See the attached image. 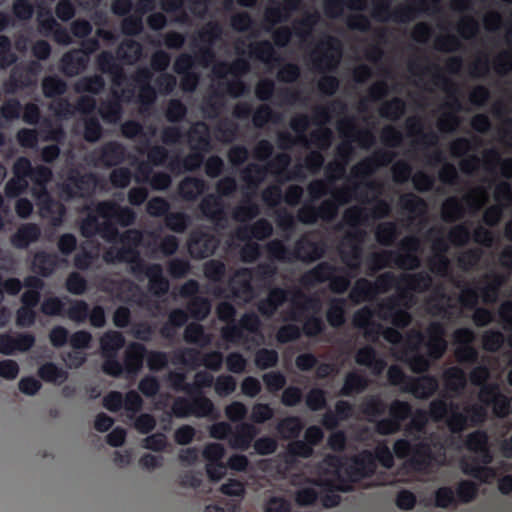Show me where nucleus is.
Wrapping results in <instances>:
<instances>
[{
  "label": "nucleus",
  "instance_id": "48",
  "mask_svg": "<svg viewBox=\"0 0 512 512\" xmlns=\"http://www.w3.org/2000/svg\"><path fill=\"white\" fill-rule=\"evenodd\" d=\"M97 67L105 74L113 76V82L118 84V80L123 78V69L116 62L115 57L110 51H103L97 56Z\"/></svg>",
  "mask_w": 512,
  "mask_h": 512
},
{
  "label": "nucleus",
  "instance_id": "25",
  "mask_svg": "<svg viewBox=\"0 0 512 512\" xmlns=\"http://www.w3.org/2000/svg\"><path fill=\"white\" fill-rule=\"evenodd\" d=\"M272 233V224L267 219L260 218L252 225L239 227L235 232V236L240 241H249L252 238L262 241L269 238Z\"/></svg>",
  "mask_w": 512,
  "mask_h": 512
},
{
  "label": "nucleus",
  "instance_id": "41",
  "mask_svg": "<svg viewBox=\"0 0 512 512\" xmlns=\"http://www.w3.org/2000/svg\"><path fill=\"white\" fill-rule=\"evenodd\" d=\"M372 281L366 278H359L349 292L350 301L355 304L372 301L377 295Z\"/></svg>",
  "mask_w": 512,
  "mask_h": 512
},
{
  "label": "nucleus",
  "instance_id": "38",
  "mask_svg": "<svg viewBox=\"0 0 512 512\" xmlns=\"http://www.w3.org/2000/svg\"><path fill=\"white\" fill-rule=\"evenodd\" d=\"M147 354L146 347L138 342L131 343L124 356V367L128 373H137L143 366Z\"/></svg>",
  "mask_w": 512,
  "mask_h": 512
},
{
  "label": "nucleus",
  "instance_id": "24",
  "mask_svg": "<svg viewBox=\"0 0 512 512\" xmlns=\"http://www.w3.org/2000/svg\"><path fill=\"white\" fill-rule=\"evenodd\" d=\"M438 387L439 383L435 376L423 375L419 378H411L409 385L402 390L412 393L418 399H428L434 395Z\"/></svg>",
  "mask_w": 512,
  "mask_h": 512
},
{
  "label": "nucleus",
  "instance_id": "9",
  "mask_svg": "<svg viewBox=\"0 0 512 512\" xmlns=\"http://www.w3.org/2000/svg\"><path fill=\"white\" fill-rule=\"evenodd\" d=\"M97 214L107 220H113L122 227H128L135 223L137 215L128 206H120L112 200L100 201L95 205Z\"/></svg>",
  "mask_w": 512,
  "mask_h": 512
},
{
  "label": "nucleus",
  "instance_id": "51",
  "mask_svg": "<svg viewBox=\"0 0 512 512\" xmlns=\"http://www.w3.org/2000/svg\"><path fill=\"white\" fill-rule=\"evenodd\" d=\"M125 345V338L119 331L109 330L100 338L102 355L118 354V351Z\"/></svg>",
  "mask_w": 512,
  "mask_h": 512
},
{
  "label": "nucleus",
  "instance_id": "53",
  "mask_svg": "<svg viewBox=\"0 0 512 512\" xmlns=\"http://www.w3.org/2000/svg\"><path fill=\"white\" fill-rule=\"evenodd\" d=\"M184 340L189 344L204 348L211 343V335L205 331L203 325L192 322L185 328Z\"/></svg>",
  "mask_w": 512,
  "mask_h": 512
},
{
  "label": "nucleus",
  "instance_id": "4",
  "mask_svg": "<svg viewBox=\"0 0 512 512\" xmlns=\"http://www.w3.org/2000/svg\"><path fill=\"white\" fill-rule=\"evenodd\" d=\"M421 241L417 236H405L399 243L398 250H392L393 266L404 270L413 271L421 266Z\"/></svg>",
  "mask_w": 512,
  "mask_h": 512
},
{
  "label": "nucleus",
  "instance_id": "29",
  "mask_svg": "<svg viewBox=\"0 0 512 512\" xmlns=\"http://www.w3.org/2000/svg\"><path fill=\"white\" fill-rule=\"evenodd\" d=\"M98 113L105 123H118L123 114L121 95L117 91H113L111 97L100 103Z\"/></svg>",
  "mask_w": 512,
  "mask_h": 512
},
{
  "label": "nucleus",
  "instance_id": "55",
  "mask_svg": "<svg viewBox=\"0 0 512 512\" xmlns=\"http://www.w3.org/2000/svg\"><path fill=\"white\" fill-rule=\"evenodd\" d=\"M465 208L462 201L456 197H448L442 204V219L447 223H453L464 216Z\"/></svg>",
  "mask_w": 512,
  "mask_h": 512
},
{
  "label": "nucleus",
  "instance_id": "34",
  "mask_svg": "<svg viewBox=\"0 0 512 512\" xmlns=\"http://www.w3.org/2000/svg\"><path fill=\"white\" fill-rule=\"evenodd\" d=\"M484 285L479 287L481 299L485 304L495 303L500 289L505 282V277L499 273H489L483 277Z\"/></svg>",
  "mask_w": 512,
  "mask_h": 512
},
{
  "label": "nucleus",
  "instance_id": "17",
  "mask_svg": "<svg viewBox=\"0 0 512 512\" xmlns=\"http://www.w3.org/2000/svg\"><path fill=\"white\" fill-rule=\"evenodd\" d=\"M412 295L401 291L397 295L387 297L381 301L375 310L376 316L384 321H389L400 307H411Z\"/></svg>",
  "mask_w": 512,
  "mask_h": 512
},
{
  "label": "nucleus",
  "instance_id": "63",
  "mask_svg": "<svg viewBox=\"0 0 512 512\" xmlns=\"http://www.w3.org/2000/svg\"><path fill=\"white\" fill-rule=\"evenodd\" d=\"M38 376L45 382H63L68 378V373L53 362H46L38 368Z\"/></svg>",
  "mask_w": 512,
  "mask_h": 512
},
{
  "label": "nucleus",
  "instance_id": "61",
  "mask_svg": "<svg viewBox=\"0 0 512 512\" xmlns=\"http://www.w3.org/2000/svg\"><path fill=\"white\" fill-rule=\"evenodd\" d=\"M405 111L406 103L400 97H394L386 101L379 109L380 116L391 121L399 120Z\"/></svg>",
  "mask_w": 512,
  "mask_h": 512
},
{
  "label": "nucleus",
  "instance_id": "3",
  "mask_svg": "<svg viewBox=\"0 0 512 512\" xmlns=\"http://www.w3.org/2000/svg\"><path fill=\"white\" fill-rule=\"evenodd\" d=\"M435 10H438L440 0H431ZM429 10L428 0H410L408 3L391 9V0H374L372 17L385 22L391 20L396 23L406 24L415 20L421 13Z\"/></svg>",
  "mask_w": 512,
  "mask_h": 512
},
{
  "label": "nucleus",
  "instance_id": "42",
  "mask_svg": "<svg viewBox=\"0 0 512 512\" xmlns=\"http://www.w3.org/2000/svg\"><path fill=\"white\" fill-rule=\"evenodd\" d=\"M261 213L260 206L251 195H244L241 203L233 209L232 217L235 221L245 223L255 219Z\"/></svg>",
  "mask_w": 512,
  "mask_h": 512
},
{
  "label": "nucleus",
  "instance_id": "62",
  "mask_svg": "<svg viewBox=\"0 0 512 512\" xmlns=\"http://www.w3.org/2000/svg\"><path fill=\"white\" fill-rule=\"evenodd\" d=\"M42 91L46 98H56L67 91V84L57 75H49L42 80Z\"/></svg>",
  "mask_w": 512,
  "mask_h": 512
},
{
  "label": "nucleus",
  "instance_id": "21",
  "mask_svg": "<svg viewBox=\"0 0 512 512\" xmlns=\"http://www.w3.org/2000/svg\"><path fill=\"white\" fill-rule=\"evenodd\" d=\"M95 177L93 174H76L68 178L63 186V192L68 198H81L93 190Z\"/></svg>",
  "mask_w": 512,
  "mask_h": 512
},
{
  "label": "nucleus",
  "instance_id": "1",
  "mask_svg": "<svg viewBox=\"0 0 512 512\" xmlns=\"http://www.w3.org/2000/svg\"><path fill=\"white\" fill-rule=\"evenodd\" d=\"M446 329L439 321L431 322L425 332L412 329L406 335L404 361L412 372H427L433 361L440 360L446 353L448 343Z\"/></svg>",
  "mask_w": 512,
  "mask_h": 512
},
{
  "label": "nucleus",
  "instance_id": "50",
  "mask_svg": "<svg viewBox=\"0 0 512 512\" xmlns=\"http://www.w3.org/2000/svg\"><path fill=\"white\" fill-rule=\"evenodd\" d=\"M268 174V167L257 163L248 164L242 171L241 177L247 185L256 190Z\"/></svg>",
  "mask_w": 512,
  "mask_h": 512
},
{
  "label": "nucleus",
  "instance_id": "36",
  "mask_svg": "<svg viewBox=\"0 0 512 512\" xmlns=\"http://www.w3.org/2000/svg\"><path fill=\"white\" fill-rule=\"evenodd\" d=\"M400 280L405 287L406 292L423 293L431 289L433 279L426 271H420L411 274H402Z\"/></svg>",
  "mask_w": 512,
  "mask_h": 512
},
{
  "label": "nucleus",
  "instance_id": "31",
  "mask_svg": "<svg viewBox=\"0 0 512 512\" xmlns=\"http://www.w3.org/2000/svg\"><path fill=\"white\" fill-rule=\"evenodd\" d=\"M60 258L56 253L38 251L31 262V270L42 277H49L59 266Z\"/></svg>",
  "mask_w": 512,
  "mask_h": 512
},
{
  "label": "nucleus",
  "instance_id": "56",
  "mask_svg": "<svg viewBox=\"0 0 512 512\" xmlns=\"http://www.w3.org/2000/svg\"><path fill=\"white\" fill-rule=\"evenodd\" d=\"M304 425L297 416H288L277 424V431L284 439H296L302 432Z\"/></svg>",
  "mask_w": 512,
  "mask_h": 512
},
{
  "label": "nucleus",
  "instance_id": "45",
  "mask_svg": "<svg viewBox=\"0 0 512 512\" xmlns=\"http://www.w3.org/2000/svg\"><path fill=\"white\" fill-rule=\"evenodd\" d=\"M366 274L374 276L380 270L393 266L392 250H382L370 253L365 260Z\"/></svg>",
  "mask_w": 512,
  "mask_h": 512
},
{
  "label": "nucleus",
  "instance_id": "32",
  "mask_svg": "<svg viewBox=\"0 0 512 512\" xmlns=\"http://www.w3.org/2000/svg\"><path fill=\"white\" fill-rule=\"evenodd\" d=\"M53 176L51 168L44 165H37L33 167L30 180L33 184L39 189L41 195L45 197L42 203V208L45 210H49L50 206L53 204V200L47 193V184L51 181Z\"/></svg>",
  "mask_w": 512,
  "mask_h": 512
},
{
  "label": "nucleus",
  "instance_id": "12",
  "mask_svg": "<svg viewBox=\"0 0 512 512\" xmlns=\"http://www.w3.org/2000/svg\"><path fill=\"white\" fill-rule=\"evenodd\" d=\"M198 209L204 218L216 226L224 227L227 223L223 200L216 194L211 193L204 196Z\"/></svg>",
  "mask_w": 512,
  "mask_h": 512
},
{
  "label": "nucleus",
  "instance_id": "30",
  "mask_svg": "<svg viewBox=\"0 0 512 512\" xmlns=\"http://www.w3.org/2000/svg\"><path fill=\"white\" fill-rule=\"evenodd\" d=\"M339 131L345 137L357 142L360 147L369 149L375 143L374 134L368 129H357L351 119L344 120L339 124Z\"/></svg>",
  "mask_w": 512,
  "mask_h": 512
},
{
  "label": "nucleus",
  "instance_id": "60",
  "mask_svg": "<svg viewBox=\"0 0 512 512\" xmlns=\"http://www.w3.org/2000/svg\"><path fill=\"white\" fill-rule=\"evenodd\" d=\"M346 301L343 298L333 299L326 312V319L330 326L339 328L345 323Z\"/></svg>",
  "mask_w": 512,
  "mask_h": 512
},
{
  "label": "nucleus",
  "instance_id": "19",
  "mask_svg": "<svg viewBox=\"0 0 512 512\" xmlns=\"http://www.w3.org/2000/svg\"><path fill=\"white\" fill-rule=\"evenodd\" d=\"M142 240V231L138 229H128L120 233L119 239L117 241L121 243L120 248H126L130 251V254L127 255L135 263V266H132L133 271H136V268L144 267V263L141 260L140 253L138 251V247L141 245Z\"/></svg>",
  "mask_w": 512,
  "mask_h": 512
},
{
  "label": "nucleus",
  "instance_id": "28",
  "mask_svg": "<svg viewBox=\"0 0 512 512\" xmlns=\"http://www.w3.org/2000/svg\"><path fill=\"white\" fill-rule=\"evenodd\" d=\"M339 271H344V268L323 261L302 276V283L307 286L322 284L329 281L331 276Z\"/></svg>",
  "mask_w": 512,
  "mask_h": 512
},
{
  "label": "nucleus",
  "instance_id": "16",
  "mask_svg": "<svg viewBox=\"0 0 512 512\" xmlns=\"http://www.w3.org/2000/svg\"><path fill=\"white\" fill-rule=\"evenodd\" d=\"M434 459L432 447L427 441L415 442L406 466L415 472H426Z\"/></svg>",
  "mask_w": 512,
  "mask_h": 512
},
{
  "label": "nucleus",
  "instance_id": "20",
  "mask_svg": "<svg viewBox=\"0 0 512 512\" xmlns=\"http://www.w3.org/2000/svg\"><path fill=\"white\" fill-rule=\"evenodd\" d=\"M291 304L292 308L288 312L287 319L295 322L302 321L305 312L310 310L317 311L319 308L317 299L305 295L300 290L293 291Z\"/></svg>",
  "mask_w": 512,
  "mask_h": 512
},
{
  "label": "nucleus",
  "instance_id": "43",
  "mask_svg": "<svg viewBox=\"0 0 512 512\" xmlns=\"http://www.w3.org/2000/svg\"><path fill=\"white\" fill-rule=\"evenodd\" d=\"M277 268L271 263H260L254 268H241L238 270L239 275L250 276L251 280L261 282L263 284H271Z\"/></svg>",
  "mask_w": 512,
  "mask_h": 512
},
{
  "label": "nucleus",
  "instance_id": "46",
  "mask_svg": "<svg viewBox=\"0 0 512 512\" xmlns=\"http://www.w3.org/2000/svg\"><path fill=\"white\" fill-rule=\"evenodd\" d=\"M203 161V152L191 151V153L183 158L176 156L171 159L168 167L172 172L180 171L181 169L184 171L193 172L200 168Z\"/></svg>",
  "mask_w": 512,
  "mask_h": 512
},
{
  "label": "nucleus",
  "instance_id": "37",
  "mask_svg": "<svg viewBox=\"0 0 512 512\" xmlns=\"http://www.w3.org/2000/svg\"><path fill=\"white\" fill-rule=\"evenodd\" d=\"M445 422L453 434H460L470 425V414L466 413L465 407L460 411V405L450 401V409Z\"/></svg>",
  "mask_w": 512,
  "mask_h": 512
},
{
  "label": "nucleus",
  "instance_id": "26",
  "mask_svg": "<svg viewBox=\"0 0 512 512\" xmlns=\"http://www.w3.org/2000/svg\"><path fill=\"white\" fill-rule=\"evenodd\" d=\"M187 139L191 151L206 153L211 149L210 131L205 122L199 121L193 124L187 133Z\"/></svg>",
  "mask_w": 512,
  "mask_h": 512
},
{
  "label": "nucleus",
  "instance_id": "11",
  "mask_svg": "<svg viewBox=\"0 0 512 512\" xmlns=\"http://www.w3.org/2000/svg\"><path fill=\"white\" fill-rule=\"evenodd\" d=\"M364 186L367 190H375L376 184L372 181L360 183H354L353 185L342 186L336 188L335 185L331 188L330 198L340 208L344 205L349 204L353 199L365 202L367 199L366 192L362 191L361 186Z\"/></svg>",
  "mask_w": 512,
  "mask_h": 512
},
{
  "label": "nucleus",
  "instance_id": "47",
  "mask_svg": "<svg viewBox=\"0 0 512 512\" xmlns=\"http://www.w3.org/2000/svg\"><path fill=\"white\" fill-rule=\"evenodd\" d=\"M368 386V381L364 375L358 372H348L344 378L343 386L340 389V395L350 397L363 392Z\"/></svg>",
  "mask_w": 512,
  "mask_h": 512
},
{
  "label": "nucleus",
  "instance_id": "52",
  "mask_svg": "<svg viewBox=\"0 0 512 512\" xmlns=\"http://www.w3.org/2000/svg\"><path fill=\"white\" fill-rule=\"evenodd\" d=\"M142 45L133 39H125L117 49L118 57L127 64H134L142 56Z\"/></svg>",
  "mask_w": 512,
  "mask_h": 512
},
{
  "label": "nucleus",
  "instance_id": "2",
  "mask_svg": "<svg viewBox=\"0 0 512 512\" xmlns=\"http://www.w3.org/2000/svg\"><path fill=\"white\" fill-rule=\"evenodd\" d=\"M359 409L368 422L374 424V431L381 436L401 432L402 423L412 414V405L408 401L395 399L388 405L377 395L366 397Z\"/></svg>",
  "mask_w": 512,
  "mask_h": 512
},
{
  "label": "nucleus",
  "instance_id": "58",
  "mask_svg": "<svg viewBox=\"0 0 512 512\" xmlns=\"http://www.w3.org/2000/svg\"><path fill=\"white\" fill-rule=\"evenodd\" d=\"M238 131V124L229 118L219 120L214 127L215 137L224 143L233 142L238 135Z\"/></svg>",
  "mask_w": 512,
  "mask_h": 512
},
{
  "label": "nucleus",
  "instance_id": "59",
  "mask_svg": "<svg viewBox=\"0 0 512 512\" xmlns=\"http://www.w3.org/2000/svg\"><path fill=\"white\" fill-rule=\"evenodd\" d=\"M399 206L402 211L411 215H421L426 211L425 200L414 193H406L400 196Z\"/></svg>",
  "mask_w": 512,
  "mask_h": 512
},
{
  "label": "nucleus",
  "instance_id": "7",
  "mask_svg": "<svg viewBox=\"0 0 512 512\" xmlns=\"http://www.w3.org/2000/svg\"><path fill=\"white\" fill-rule=\"evenodd\" d=\"M220 241L215 235L202 229L193 230L187 241L188 251L193 259L201 260L214 254Z\"/></svg>",
  "mask_w": 512,
  "mask_h": 512
},
{
  "label": "nucleus",
  "instance_id": "64",
  "mask_svg": "<svg viewBox=\"0 0 512 512\" xmlns=\"http://www.w3.org/2000/svg\"><path fill=\"white\" fill-rule=\"evenodd\" d=\"M105 87V81L101 75L85 76L75 84V91L78 93L99 94Z\"/></svg>",
  "mask_w": 512,
  "mask_h": 512
},
{
  "label": "nucleus",
  "instance_id": "5",
  "mask_svg": "<svg viewBox=\"0 0 512 512\" xmlns=\"http://www.w3.org/2000/svg\"><path fill=\"white\" fill-rule=\"evenodd\" d=\"M500 392L497 384H484L478 393L479 403L465 406L466 413L470 414V425L480 426L488 419V407L492 406Z\"/></svg>",
  "mask_w": 512,
  "mask_h": 512
},
{
  "label": "nucleus",
  "instance_id": "22",
  "mask_svg": "<svg viewBox=\"0 0 512 512\" xmlns=\"http://www.w3.org/2000/svg\"><path fill=\"white\" fill-rule=\"evenodd\" d=\"M257 432L253 424L241 422L233 427L228 444L233 449L246 451L251 446Z\"/></svg>",
  "mask_w": 512,
  "mask_h": 512
},
{
  "label": "nucleus",
  "instance_id": "15",
  "mask_svg": "<svg viewBox=\"0 0 512 512\" xmlns=\"http://www.w3.org/2000/svg\"><path fill=\"white\" fill-rule=\"evenodd\" d=\"M230 75L235 79L224 83L225 92L232 97H239L246 89L244 82L240 79L241 76L247 74L250 70V63L244 58H236L230 64L228 63Z\"/></svg>",
  "mask_w": 512,
  "mask_h": 512
},
{
  "label": "nucleus",
  "instance_id": "8",
  "mask_svg": "<svg viewBox=\"0 0 512 512\" xmlns=\"http://www.w3.org/2000/svg\"><path fill=\"white\" fill-rule=\"evenodd\" d=\"M326 243L322 240L314 241L309 236L303 235L297 239L291 249L292 261L314 263L322 259L326 253Z\"/></svg>",
  "mask_w": 512,
  "mask_h": 512
},
{
  "label": "nucleus",
  "instance_id": "14",
  "mask_svg": "<svg viewBox=\"0 0 512 512\" xmlns=\"http://www.w3.org/2000/svg\"><path fill=\"white\" fill-rule=\"evenodd\" d=\"M465 448L480 456L484 465H489L493 461V454L489 446V436L485 430H475L469 433L464 441Z\"/></svg>",
  "mask_w": 512,
  "mask_h": 512
},
{
  "label": "nucleus",
  "instance_id": "10",
  "mask_svg": "<svg viewBox=\"0 0 512 512\" xmlns=\"http://www.w3.org/2000/svg\"><path fill=\"white\" fill-rule=\"evenodd\" d=\"M91 161L97 166L114 167L126 158L125 146L117 141H108L90 154Z\"/></svg>",
  "mask_w": 512,
  "mask_h": 512
},
{
  "label": "nucleus",
  "instance_id": "49",
  "mask_svg": "<svg viewBox=\"0 0 512 512\" xmlns=\"http://www.w3.org/2000/svg\"><path fill=\"white\" fill-rule=\"evenodd\" d=\"M250 55L266 64L271 62H280V58L277 57L276 51L273 44L269 40H261L258 42L251 43Z\"/></svg>",
  "mask_w": 512,
  "mask_h": 512
},
{
  "label": "nucleus",
  "instance_id": "13",
  "mask_svg": "<svg viewBox=\"0 0 512 512\" xmlns=\"http://www.w3.org/2000/svg\"><path fill=\"white\" fill-rule=\"evenodd\" d=\"M282 1V4L274 2V5L265 10V21L269 23V25L265 27L267 32H270L274 25L288 21L291 14L298 11L302 5V0Z\"/></svg>",
  "mask_w": 512,
  "mask_h": 512
},
{
  "label": "nucleus",
  "instance_id": "35",
  "mask_svg": "<svg viewBox=\"0 0 512 512\" xmlns=\"http://www.w3.org/2000/svg\"><path fill=\"white\" fill-rule=\"evenodd\" d=\"M41 236V229L35 223L22 224L11 236V244L17 249H26Z\"/></svg>",
  "mask_w": 512,
  "mask_h": 512
},
{
  "label": "nucleus",
  "instance_id": "23",
  "mask_svg": "<svg viewBox=\"0 0 512 512\" xmlns=\"http://www.w3.org/2000/svg\"><path fill=\"white\" fill-rule=\"evenodd\" d=\"M89 58L81 54V50L72 49L64 53L60 59V71L67 77H74L83 72Z\"/></svg>",
  "mask_w": 512,
  "mask_h": 512
},
{
  "label": "nucleus",
  "instance_id": "27",
  "mask_svg": "<svg viewBox=\"0 0 512 512\" xmlns=\"http://www.w3.org/2000/svg\"><path fill=\"white\" fill-rule=\"evenodd\" d=\"M145 272L149 279L148 287L152 294L162 296L169 290V281L163 276V269L160 264L154 263L144 265L143 268H136V271Z\"/></svg>",
  "mask_w": 512,
  "mask_h": 512
},
{
  "label": "nucleus",
  "instance_id": "57",
  "mask_svg": "<svg viewBox=\"0 0 512 512\" xmlns=\"http://www.w3.org/2000/svg\"><path fill=\"white\" fill-rule=\"evenodd\" d=\"M211 302L202 296H195L187 303L189 317L197 321L205 320L211 312Z\"/></svg>",
  "mask_w": 512,
  "mask_h": 512
},
{
  "label": "nucleus",
  "instance_id": "40",
  "mask_svg": "<svg viewBox=\"0 0 512 512\" xmlns=\"http://www.w3.org/2000/svg\"><path fill=\"white\" fill-rule=\"evenodd\" d=\"M250 276L239 275L238 271L229 284L231 294L234 298L249 302L254 298L255 291Z\"/></svg>",
  "mask_w": 512,
  "mask_h": 512
},
{
  "label": "nucleus",
  "instance_id": "6",
  "mask_svg": "<svg viewBox=\"0 0 512 512\" xmlns=\"http://www.w3.org/2000/svg\"><path fill=\"white\" fill-rule=\"evenodd\" d=\"M364 233L360 230L349 231L345 234L342 245L348 246L349 250H339L342 263L350 272L359 273L363 257L361 243Z\"/></svg>",
  "mask_w": 512,
  "mask_h": 512
},
{
  "label": "nucleus",
  "instance_id": "54",
  "mask_svg": "<svg viewBox=\"0 0 512 512\" xmlns=\"http://www.w3.org/2000/svg\"><path fill=\"white\" fill-rule=\"evenodd\" d=\"M291 162L292 158L290 154L281 152L277 153L265 166L268 167V173H272L276 177L278 183L283 184V179Z\"/></svg>",
  "mask_w": 512,
  "mask_h": 512
},
{
  "label": "nucleus",
  "instance_id": "18",
  "mask_svg": "<svg viewBox=\"0 0 512 512\" xmlns=\"http://www.w3.org/2000/svg\"><path fill=\"white\" fill-rule=\"evenodd\" d=\"M375 471V458L370 451H363L355 456L347 468V473L352 480L369 478L374 475Z\"/></svg>",
  "mask_w": 512,
  "mask_h": 512
},
{
  "label": "nucleus",
  "instance_id": "33",
  "mask_svg": "<svg viewBox=\"0 0 512 512\" xmlns=\"http://www.w3.org/2000/svg\"><path fill=\"white\" fill-rule=\"evenodd\" d=\"M207 183L204 179L194 176L183 178L178 185L179 196L188 202L198 199L207 190Z\"/></svg>",
  "mask_w": 512,
  "mask_h": 512
},
{
  "label": "nucleus",
  "instance_id": "44",
  "mask_svg": "<svg viewBox=\"0 0 512 512\" xmlns=\"http://www.w3.org/2000/svg\"><path fill=\"white\" fill-rule=\"evenodd\" d=\"M481 462L480 456H472V457H463L460 460V468L461 471L474 479L480 480L484 482L488 476V473L491 471L490 468L486 467Z\"/></svg>",
  "mask_w": 512,
  "mask_h": 512
},
{
  "label": "nucleus",
  "instance_id": "39",
  "mask_svg": "<svg viewBox=\"0 0 512 512\" xmlns=\"http://www.w3.org/2000/svg\"><path fill=\"white\" fill-rule=\"evenodd\" d=\"M443 376L447 391L455 396H460L467 386V376L464 370L458 366H453L446 369Z\"/></svg>",
  "mask_w": 512,
  "mask_h": 512
}]
</instances>
